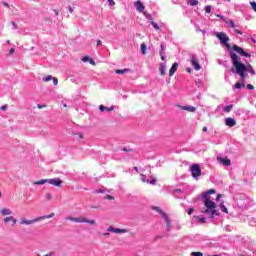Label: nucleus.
I'll return each mask as SVG.
<instances>
[{
  "label": "nucleus",
  "instance_id": "79ce46f5",
  "mask_svg": "<svg viewBox=\"0 0 256 256\" xmlns=\"http://www.w3.org/2000/svg\"><path fill=\"white\" fill-rule=\"evenodd\" d=\"M195 209L194 208H189L188 209V215H193Z\"/></svg>",
  "mask_w": 256,
  "mask_h": 256
},
{
  "label": "nucleus",
  "instance_id": "ea45409f",
  "mask_svg": "<svg viewBox=\"0 0 256 256\" xmlns=\"http://www.w3.org/2000/svg\"><path fill=\"white\" fill-rule=\"evenodd\" d=\"M250 5H251L253 11L256 12V2H251Z\"/></svg>",
  "mask_w": 256,
  "mask_h": 256
},
{
  "label": "nucleus",
  "instance_id": "e2e57ef3",
  "mask_svg": "<svg viewBox=\"0 0 256 256\" xmlns=\"http://www.w3.org/2000/svg\"><path fill=\"white\" fill-rule=\"evenodd\" d=\"M69 12H70V13H73V8L70 7V8H69Z\"/></svg>",
  "mask_w": 256,
  "mask_h": 256
},
{
  "label": "nucleus",
  "instance_id": "338daca9",
  "mask_svg": "<svg viewBox=\"0 0 256 256\" xmlns=\"http://www.w3.org/2000/svg\"><path fill=\"white\" fill-rule=\"evenodd\" d=\"M124 151H127V148H124Z\"/></svg>",
  "mask_w": 256,
  "mask_h": 256
},
{
  "label": "nucleus",
  "instance_id": "b1692460",
  "mask_svg": "<svg viewBox=\"0 0 256 256\" xmlns=\"http://www.w3.org/2000/svg\"><path fill=\"white\" fill-rule=\"evenodd\" d=\"M45 183H49V179H42L34 182V185H45Z\"/></svg>",
  "mask_w": 256,
  "mask_h": 256
},
{
  "label": "nucleus",
  "instance_id": "864d4df0",
  "mask_svg": "<svg viewBox=\"0 0 256 256\" xmlns=\"http://www.w3.org/2000/svg\"><path fill=\"white\" fill-rule=\"evenodd\" d=\"M7 109V105L1 106V110L5 111Z\"/></svg>",
  "mask_w": 256,
  "mask_h": 256
},
{
  "label": "nucleus",
  "instance_id": "680f3d73",
  "mask_svg": "<svg viewBox=\"0 0 256 256\" xmlns=\"http://www.w3.org/2000/svg\"><path fill=\"white\" fill-rule=\"evenodd\" d=\"M252 43H256L255 38H251Z\"/></svg>",
  "mask_w": 256,
  "mask_h": 256
},
{
  "label": "nucleus",
  "instance_id": "13d9d810",
  "mask_svg": "<svg viewBox=\"0 0 256 256\" xmlns=\"http://www.w3.org/2000/svg\"><path fill=\"white\" fill-rule=\"evenodd\" d=\"M133 169L136 171V173H139V168L137 166H135Z\"/></svg>",
  "mask_w": 256,
  "mask_h": 256
},
{
  "label": "nucleus",
  "instance_id": "37998d69",
  "mask_svg": "<svg viewBox=\"0 0 256 256\" xmlns=\"http://www.w3.org/2000/svg\"><path fill=\"white\" fill-rule=\"evenodd\" d=\"M37 107H38V109H45V107H47V105H45V104H43V105L38 104Z\"/></svg>",
  "mask_w": 256,
  "mask_h": 256
},
{
  "label": "nucleus",
  "instance_id": "4d7b16f0",
  "mask_svg": "<svg viewBox=\"0 0 256 256\" xmlns=\"http://www.w3.org/2000/svg\"><path fill=\"white\" fill-rule=\"evenodd\" d=\"M202 131H203L204 133H207V127L204 126V127L202 128Z\"/></svg>",
  "mask_w": 256,
  "mask_h": 256
},
{
  "label": "nucleus",
  "instance_id": "393cba45",
  "mask_svg": "<svg viewBox=\"0 0 256 256\" xmlns=\"http://www.w3.org/2000/svg\"><path fill=\"white\" fill-rule=\"evenodd\" d=\"M128 72H129V69H127V68L115 70V73H116L117 75H122L123 73H128Z\"/></svg>",
  "mask_w": 256,
  "mask_h": 256
},
{
  "label": "nucleus",
  "instance_id": "69168bd1",
  "mask_svg": "<svg viewBox=\"0 0 256 256\" xmlns=\"http://www.w3.org/2000/svg\"><path fill=\"white\" fill-rule=\"evenodd\" d=\"M187 71H188V73H191V69H188Z\"/></svg>",
  "mask_w": 256,
  "mask_h": 256
},
{
  "label": "nucleus",
  "instance_id": "cd10ccee",
  "mask_svg": "<svg viewBox=\"0 0 256 256\" xmlns=\"http://www.w3.org/2000/svg\"><path fill=\"white\" fill-rule=\"evenodd\" d=\"M220 209L223 213H229V210L227 209L223 202L220 204Z\"/></svg>",
  "mask_w": 256,
  "mask_h": 256
},
{
  "label": "nucleus",
  "instance_id": "c756f323",
  "mask_svg": "<svg viewBox=\"0 0 256 256\" xmlns=\"http://www.w3.org/2000/svg\"><path fill=\"white\" fill-rule=\"evenodd\" d=\"M53 76L48 75L42 79L43 83H49V81H52Z\"/></svg>",
  "mask_w": 256,
  "mask_h": 256
},
{
  "label": "nucleus",
  "instance_id": "09e8293b",
  "mask_svg": "<svg viewBox=\"0 0 256 256\" xmlns=\"http://www.w3.org/2000/svg\"><path fill=\"white\" fill-rule=\"evenodd\" d=\"M9 53H10V55H13V53H15V49L14 48H10Z\"/></svg>",
  "mask_w": 256,
  "mask_h": 256
},
{
  "label": "nucleus",
  "instance_id": "0eeeda50",
  "mask_svg": "<svg viewBox=\"0 0 256 256\" xmlns=\"http://www.w3.org/2000/svg\"><path fill=\"white\" fill-rule=\"evenodd\" d=\"M153 211H157V213H160L162 215L163 219H165L167 225H171V221L169 220V216H167V213H165L163 210H161L158 206L152 207Z\"/></svg>",
  "mask_w": 256,
  "mask_h": 256
},
{
  "label": "nucleus",
  "instance_id": "20e7f679",
  "mask_svg": "<svg viewBox=\"0 0 256 256\" xmlns=\"http://www.w3.org/2000/svg\"><path fill=\"white\" fill-rule=\"evenodd\" d=\"M190 171L192 173L193 179H197V177H201V167L199 166V164H193L190 167Z\"/></svg>",
  "mask_w": 256,
  "mask_h": 256
},
{
  "label": "nucleus",
  "instance_id": "052dcab7",
  "mask_svg": "<svg viewBox=\"0 0 256 256\" xmlns=\"http://www.w3.org/2000/svg\"><path fill=\"white\" fill-rule=\"evenodd\" d=\"M101 40H97V47H99V45H101Z\"/></svg>",
  "mask_w": 256,
  "mask_h": 256
},
{
  "label": "nucleus",
  "instance_id": "774afa93",
  "mask_svg": "<svg viewBox=\"0 0 256 256\" xmlns=\"http://www.w3.org/2000/svg\"><path fill=\"white\" fill-rule=\"evenodd\" d=\"M1 195H2V193H1V191H0V197H1Z\"/></svg>",
  "mask_w": 256,
  "mask_h": 256
},
{
  "label": "nucleus",
  "instance_id": "9d476101",
  "mask_svg": "<svg viewBox=\"0 0 256 256\" xmlns=\"http://www.w3.org/2000/svg\"><path fill=\"white\" fill-rule=\"evenodd\" d=\"M40 219L39 218H35L32 220H27L25 218H22L20 220V225H33V223H39Z\"/></svg>",
  "mask_w": 256,
  "mask_h": 256
},
{
  "label": "nucleus",
  "instance_id": "dca6fc26",
  "mask_svg": "<svg viewBox=\"0 0 256 256\" xmlns=\"http://www.w3.org/2000/svg\"><path fill=\"white\" fill-rule=\"evenodd\" d=\"M107 231L112 233H127V229L113 228V226L108 227Z\"/></svg>",
  "mask_w": 256,
  "mask_h": 256
},
{
  "label": "nucleus",
  "instance_id": "3c124183",
  "mask_svg": "<svg viewBox=\"0 0 256 256\" xmlns=\"http://www.w3.org/2000/svg\"><path fill=\"white\" fill-rule=\"evenodd\" d=\"M95 193H104V191L102 189H97L95 190Z\"/></svg>",
  "mask_w": 256,
  "mask_h": 256
},
{
  "label": "nucleus",
  "instance_id": "0e129e2a",
  "mask_svg": "<svg viewBox=\"0 0 256 256\" xmlns=\"http://www.w3.org/2000/svg\"><path fill=\"white\" fill-rule=\"evenodd\" d=\"M103 235L107 237V236H109V233H104Z\"/></svg>",
  "mask_w": 256,
  "mask_h": 256
},
{
  "label": "nucleus",
  "instance_id": "a878e982",
  "mask_svg": "<svg viewBox=\"0 0 256 256\" xmlns=\"http://www.w3.org/2000/svg\"><path fill=\"white\" fill-rule=\"evenodd\" d=\"M52 217H55V213H51L50 215L46 216H41L38 219H40V221H43L44 219H51Z\"/></svg>",
  "mask_w": 256,
  "mask_h": 256
},
{
  "label": "nucleus",
  "instance_id": "5fc2aeb1",
  "mask_svg": "<svg viewBox=\"0 0 256 256\" xmlns=\"http://www.w3.org/2000/svg\"><path fill=\"white\" fill-rule=\"evenodd\" d=\"M142 183H149V180H145V178L141 179Z\"/></svg>",
  "mask_w": 256,
  "mask_h": 256
},
{
  "label": "nucleus",
  "instance_id": "bf43d9fd",
  "mask_svg": "<svg viewBox=\"0 0 256 256\" xmlns=\"http://www.w3.org/2000/svg\"><path fill=\"white\" fill-rule=\"evenodd\" d=\"M77 135H78L79 139H83V134L78 133Z\"/></svg>",
  "mask_w": 256,
  "mask_h": 256
},
{
  "label": "nucleus",
  "instance_id": "423d86ee",
  "mask_svg": "<svg viewBox=\"0 0 256 256\" xmlns=\"http://www.w3.org/2000/svg\"><path fill=\"white\" fill-rule=\"evenodd\" d=\"M232 49L233 51H236L238 55H241V57H251L249 53H247L245 50H243V48L237 46L236 44L232 46Z\"/></svg>",
  "mask_w": 256,
  "mask_h": 256
},
{
  "label": "nucleus",
  "instance_id": "2f4dec72",
  "mask_svg": "<svg viewBox=\"0 0 256 256\" xmlns=\"http://www.w3.org/2000/svg\"><path fill=\"white\" fill-rule=\"evenodd\" d=\"M232 109H233V105H228V106L224 107L225 113H230Z\"/></svg>",
  "mask_w": 256,
  "mask_h": 256
},
{
  "label": "nucleus",
  "instance_id": "473e14b6",
  "mask_svg": "<svg viewBox=\"0 0 256 256\" xmlns=\"http://www.w3.org/2000/svg\"><path fill=\"white\" fill-rule=\"evenodd\" d=\"M241 87H245V84L244 83H241V82H237L235 84V89H241Z\"/></svg>",
  "mask_w": 256,
  "mask_h": 256
},
{
  "label": "nucleus",
  "instance_id": "49530a36",
  "mask_svg": "<svg viewBox=\"0 0 256 256\" xmlns=\"http://www.w3.org/2000/svg\"><path fill=\"white\" fill-rule=\"evenodd\" d=\"M160 56H161V60L165 61V55L163 54V52H160Z\"/></svg>",
  "mask_w": 256,
  "mask_h": 256
},
{
  "label": "nucleus",
  "instance_id": "6e6d98bb",
  "mask_svg": "<svg viewBox=\"0 0 256 256\" xmlns=\"http://www.w3.org/2000/svg\"><path fill=\"white\" fill-rule=\"evenodd\" d=\"M110 5H115V2L113 0H108Z\"/></svg>",
  "mask_w": 256,
  "mask_h": 256
},
{
  "label": "nucleus",
  "instance_id": "6ab92c4d",
  "mask_svg": "<svg viewBox=\"0 0 256 256\" xmlns=\"http://www.w3.org/2000/svg\"><path fill=\"white\" fill-rule=\"evenodd\" d=\"M9 221L12 223V225L17 224V219H15V217L13 216H8L4 218V223H9Z\"/></svg>",
  "mask_w": 256,
  "mask_h": 256
},
{
  "label": "nucleus",
  "instance_id": "1a4fd4ad",
  "mask_svg": "<svg viewBox=\"0 0 256 256\" xmlns=\"http://www.w3.org/2000/svg\"><path fill=\"white\" fill-rule=\"evenodd\" d=\"M204 206L206 207V209H215V207H217V205L215 204V202L211 201V198H204Z\"/></svg>",
  "mask_w": 256,
  "mask_h": 256
},
{
  "label": "nucleus",
  "instance_id": "a18cd8bd",
  "mask_svg": "<svg viewBox=\"0 0 256 256\" xmlns=\"http://www.w3.org/2000/svg\"><path fill=\"white\" fill-rule=\"evenodd\" d=\"M88 61H89L90 65H94V66L96 65V63L93 59L90 58V60H88Z\"/></svg>",
  "mask_w": 256,
  "mask_h": 256
},
{
  "label": "nucleus",
  "instance_id": "6e6552de",
  "mask_svg": "<svg viewBox=\"0 0 256 256\" xmlns=\"http://www.w3.org/2000/svg\"><path fill=\"white\" fill-rule=\"evenodd\" d=\"M190 63L192 67H194L195 71H200L201 70V65L199 64V60H197V57L192 56Z\"/></svg>",
  "mask_w": 256,
  "mask_h": 256
},
{
  "label": "nucleus",
  "instance_id": "5701e85b",
  "mask_svg": "<svg viewBox=\"0 0 256 256\" xmlns=\"http://www.w3.org/2000/svg\"><path fill=\"white\" fill-rule=\"evenodd\" d=\"M159 71H160V75L162 77H165V74H166L165 73V64H163V63L160 64Z\"/></svg>",
  "mask_w": 256,
  "mask_h": 256
},
{
  "label": "nucleus",
  "instance_id": "72a5a7b5",
  "mask_svg": "<svg viewBox=\"0 0 256 256\" xmlns=\"http://www.w3.org/2000/svg\"><path fill=\"white\" fill-rule=\"evenodd\" d=\"M151 25L156 29V31H159V25L156 22H151Z\"/></svg>",
  "mask_w": 256,
  "mask_h": 256
},
{
  "label": "nucleus",
  "instance_id": "412c9836",
  "mask_svg": "<svg viewBox=\"0 0 256 256\" xmlns=\"http://www.w3.org/2000/svg\"><path fill=\"white\" fill-rule=\"evenodd\" d=\"M0 213L3 217H5L7 215H12L13 211H11L9 208H3L0 210Z\"/></svg>",
  "mask_w": 256,
  "mask_h": 256
},
{
  "label": "nucleus",
  "instance_id": "c85d7f7f",
  "mask_svg": "<svg viewBox=\"0 0 256 256\" xmlns=\"http://www.w3.org/2000/svg\"><path fill=\"white\" fill-rule=\"evenodd\" d=\"M141 53L142 55H147V45L141 44Z\"/></svg>",
  "mask_w": 256,
  "mask_h": 256
},
{
  "label": "nucleus",
  "instance_id": "603ef678",
  "mask_svg": "<svg viewBox=\"0 0 256 256\" xmlns=\"http://www.w3.org/2000/svg\"><path fill=\"white\" fill-rule=\"evenodd\" d=\"M150 183H151V185H155V183H157V180L152 179V180L150 181Z\"/></svg>",
  "mask_w": 256,
  "mask_h": 256
},
{
  "label": "nucleus",
  "instance_id": "f257e3e1",
  "mask_svg": "<svg viewBox=\"0 0 256 256\" xmlns=\"http://www.w3.org/2000/svg\"><path fill=\"white\" fill-rule=\"evenodd\" d=\"M230 59L236 74L239 75L242 81H245L247 78V75L245 74L246 72L255 75V69H253V66H251V64L245 65L243 62H241V57H239V55H237L235 52L230 53Z\"/></svg>",
  "mask_w": 256,
  "mask_h": 256
},
{
  "label": "nucleus",
  "instance_id": "7c9ffc66",
  "mask_svg": "<svg viewBox=\"0 0 256 256\" xmlns=\"http://www.w3.org/2000/svg\"><path fill=\"white\" fill-rule=\"evenodd\" d=\"M45 199H46V201H52V200H53V194H51V193H46Z\"/></svg>",
  "mask_w": 256,
  "mask_h": 256
},
{
  "label": "nucleus",
  "instance_id": "a211bd4d",
  "mask_svg": "<svg viewBox=\"0 0 256 256\" xmlns=\"http://www.w3.org/2000/svg\"><path fill=\"white\" fill-rule=\"evenodd\" d=\"M183 111H188V113H195L197 108L194 106H180Z\"/></svg>",
  "mask_w": 256,
  "mask_h": 256
},
{
  "label": "nucleus",
  "instance_id": "bb28decb",
  "mask_svg": "<svg viewBox=\"0 0 256 256\" xmlns=\"http://www.w3.org/2000/svg\"><path fill=\"white\" fill-rule=\"evenodd\" d=\"M188 5L195 7L196 5H199V0H188Z\"/></svg>",
  "mask_w": 256,
  "mask_h": 256
},
{
  "label": "nucleus",
  "instance_id": "c9c22d12",
  "mask_svg": "<svg viewBox=\"0 0 256 256\" xmlns=\"http://www.w3.org/2000/svg\"><path fill=\"white\" fill-rule=\"evenodd\" d=\"M52 81L55 86L59 84V80L57 79V77H52Z\"/></svg>",
  "mask_w": 256,
  "mask_h": 256
},
{
  "label": "nucleus",
  "instance_id": "e433bc0d",
  "mask_svg": "<svg viewBox=\"0 0 256 256\" xmlns=\"http://www.w3.org/2000/svg\"><path fill=\"white\" fill-rule=\"evenodd\" d=\"M104 199H108L109 201H113L115 199V197H113L112 195H106V196H104Z\"/></svg>",
  "mask_w": 256,
  "mask_h": 256
},
{
  "label": "nucleus",
  "instance_id": "8fccbe9b",
  "mask_svg": "<svg viewBox=\"0 0 256 256\" xmlns=\"http://www.w3.org/2000/svg\"><path fill=\"white\" fill-rule=\"evenodd\" d=\"M222 197H223V195L218 194L217 197H216V201H219V199H221Z\"/></svg>",
  "mask_w": 256,
  "mask_h": 256
},
{
  "label": "nucleus",
  "instance_id": "aec40b11",
  "mask_svg": "<svg viewBox=\"0 0 256 256\" xmlns=\"http://www.w3.org/2000/svg\"><path fill=\"white\" fill-rule=\"evenodd\" d=\"M135 7H136L137 11H139L140 13L145 9V6H143V2L140 0H138L135 3Z\"/></svg>",
  "mask_w": 256,
  "mask_h": 256
},
{
  "label": "nucleus",
  "instance_id": "4c0bfd02",
  "mask_svg": "<svg viewBox=\"0 0 256 256\" xmlns=\"http://www.w3.org/2000/svg\"><path fill=\"white\" fill-rule=\"evenodd\" d=\"M211 9H212V6L208 5V6L205 7V12L206 13H211Z\"/></svg>",
  "mask_w": 256,
  "mask_h": 256
},
{
  "label": "nucleus",
  "instance_id": "2eb2a0df",
  "mask_svg": "<svg viewBox=\"0 0 256 256\" xmlns=\"http://www.w3.org/2000/svg\"><path fill=\"white\" fill-rule=\"evenodd\" d=\"M177 69H179V64L175 62L169 70V76L173 77L177 73Z\"/></svg>",
  "mask_w": 256,
  "mask_h": 256
},
{
  "label": "nucleus",
  "instance_id": "4be33fe9",
  "mask_svg": "<svg viewBox=\"0 0 256 256\" xmlns=\"http://www.w3.org/2000/svg\"><path fill=\"white\" fill-rule=\"evenodd\" d=\"M99 109H100V111H114L115 110V107H113V106H111V107H106V106H104V105H100L99 106Z\"/></svg>",
  "mask_w": 256,
  "mask_h": 256
},
{
  "label": "nucleus",
  "instance_id": "f704fd0d",
  "mask_svg": "<svg viewBox=\"0 0 256 256\" xmlns=\"http://www.w3.org/2000/svg\"><path fill=\"white\" fill-rule=\"evenodd\" d=\"M191 256H203V252H192Z\"/></svg>",
  "mask_w": 256,
  "mask_h": 256
},
{
  "label": "nucleus",
  "instance_id": "f8f14e48",
  "mask_svg": "<svg viewBox=\"0 0 256 256\" xmlns=\"http://www.w3.org/2000/svg\"><path fill=\"white\" fill-rule=\"evenodd\" d=\"M217 191L215 189H209L208 191L202 193V199H211L210 195H215Z\"/></svg>",
  "mask_w": 256,
  "mask_h": 256
},
{
  "label": "nucleus",
  "instance_id": "9b49d317",
  "mask_svg": "<svg viewBox=\"0 0 256 256\" xmlns=\"http://www.w3.org/2000/svg\"><path fill=\"white\" fill-rule=\"evenodd\" d=\"M202 213H204L205 215H207V213H210V219H213V217H215V215H219V213H217V210L212 209V208H206V209L202 210Z\"/></svg>",
  "mask_w": 256,
  "mask_h": 256
},
{
  "label": "nucleus",
  "instance_id": "f03ea898",
  "mask_svg": "<svg viewBox=\"0 0 256 256\" xmlns=\"http://www.w3.org/2000/svg\"><path fill=\"white\" fill-rule=\"evenodd\" d=\"M215 37H217L220 43L225 45L226 48L231 49V44H229V41H230L229 36H227L225 32H217L215 34Z\"/></svg>",
  "mask_w": 256,
  "mask_h": 256
},
{
  "label": "nucleus",
  "instance_id": "a19ab883",
  "mask_svg": "<svg viewBox=\"0 0 256 256\" xmlns=\"http://www.w3.org/2000/svg\"><path fill=\"white\" fill-rule=\"evenodd\" d=\"M246 88L249 89L250 91H253V89H255V87L251 84H247Z\"/></svg>",
  "mask_w": 256,
  "mask_h": 256
},
{
  "label": "nucleus",
  "instance_id": "f3484780",
  "mask_svg": "<svg viewBox=\"0 0 256 256\" xmlns=\"http://www.w3.org/2000/svg\"><path fill=\"white\" fill-rule=\"evenodd\" d=\"M225 125H227V127H235V125H237V122L235 121V119L229 117L225 119Z\"/></svg>",
  "mask_w": 256,
  "mask_h": 256
},
{
  "label": "nucleus",
  "instance_id": "58836bf2",
  "mask_svg": "<svg viewBox=\"0 0 256 256\" xmlns=\"http://www.w3.org/2000/svg\"><path fill=\"white\" fill-rule=\"evenodd\" d=\"M91 58L89 57V56H84L83 58H82V61L84 62V63H87V61H89Z\"/></svg>",
  "mask_w": 256,
  "mask_h": 256
},
{
  "label": "nucleus",
  "instance_id": "7ed1b4c3",
  "mask_svg": "<svg viewBox=\"0 0 256 256\" xmlns=\"http://www.w3.org/2000/svg\"><path fill=\"white\" fill-rule=\"evenodd\" d=\"M66 221H74V223H88L89 225H96L95 220H87V218L81 217H67Z\"/></svg>",
  "mask_w": 256,
  "mask_h": 256
},
{
  "label": "nucleus",
  "instance_id": "4468645a",
  "mask_svg": "<svg viewBox=\"0 0 256 256\" xmlns=\"http://www.w3.org/2000/svg\"><path fill=\"white\" fill-rule=\"evenodd\" d=\"M48 183L50 185H54V187H59L61 183H63V181L59 178H55V179H48Z\"/></svg>",
  "mask_w": 256,
  "mask_h": 256
},
{
  "label": "nucleus",
  "instance_id": "de8ad7c7",
  "mask_svg": "<svg viewBox=\"0 0 256 256\" xmlns=\"http://www.w3.org/2000/svg\"><path fill=\"white\" fill-rule=\"evenodd\" d=\"M165 52V46H163V44H161V51H160V53H164Z\"/></svg>",
  "mask_w": 256,
  "mask_h": 256
},
{
  "label": "nucleus",
  "instance_id": "c03bdc74",
  "mask_svg": "<svg viewBox=\"0 0 256 256\" xmlns=\"http://www.w3.org/2000/svg\"><path fill=\"white\" fill-rule=\"evenodd\" d=\"M197 219H198V221H199L200 223H205V222H206V221H205V218L197 217Z\"/></svg>",
  "mask_w": 256,
  "mask_h": 256
},
{
  "label": "nucleus",
  "instance_id": "39448f33",
  "mask_svg": "<svg viewBox=\"0 0 256 256\" xmlns=\"http://www.w3.org/2000/svg\"><path fill=\"white\" fill-rule=\"evenodd\" d=\"M223 21H224V23H226L228 25V27H231V29H234V31H235V33H237V35H243V32H241V30L237 29V25H235V22L233 20L224 18Z\"/></svg>",
  "mask_w": 256,
  "mask_h": 256
},
{
  "label": "nucleus",
  "instance_id": "ddd939ff",
  "mask_svg": "<svg viewBox=\"0 0 256 256\" xmlns=\"http://www.w3.org/2000/svg\"><path fill=\"white\" fill-rule=\"evenodd\" d=\"M217 161L224 165V167H231V160L229 158H217Z\"/></svg>",
  "mask_w": 256,
  "mask_h": 256
}]
</instances>
